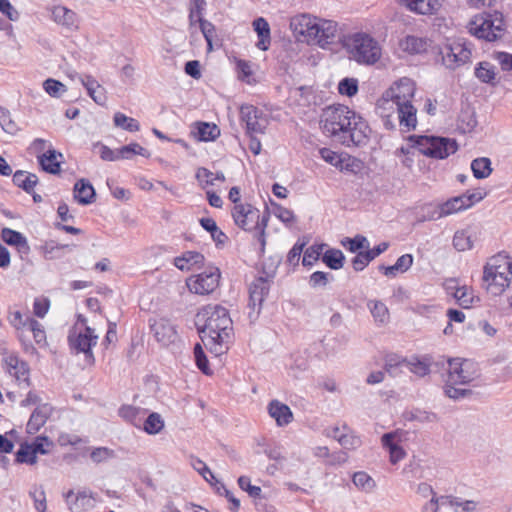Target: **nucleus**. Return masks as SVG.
Here are the masks:
<instances>
[{"instance_id": "31", "label": "nucleus", "mask_w": 512, "mask_h": 512, "mask_svg": "<svg viewBox=\"0 0 512 512\" xmlns=\"http://www.w3.org/2000/svg\"><path fill=\"white\" fill-rule=\"evenodd\" d=\"M13 182L27 193H31L38 183V177L33 173L18 170L13 174Z\"/></svg>"}, {"instance_id": "40", "label": "nucleus", "mask_w": 512, "mask_h": 512, "mask_svg": "<svg viewBox=\"0 0 512 512\" xmlns=\"http://www.w3.org/2000/svg\"><path fill=\"white\" fill-rule=\"evenodd\" d=\"M322 260L329 268L338 270L343 267L345 256L339 249H328L324 253Z\"/></svg>"}, {"instance_id": "26", "label": "nucleus", "mask_w": 512, "mask_h": 512, "mask_svg": "<svg viewBox=\"0 0 512 512\" xmlns=\"http://www.w3.org/2000/svg\"><path fill=\"white\" fill-rule=\"evenodd\" d=\"M73 192L74 199L82 205L91 204L95 200L96 193L94 187L84 178L75 183Z\"/></svg>"}, {"instance_id": "44", "label": "nucleus", "mask_w": 512, "mask_h": 512, "mask_svg": "<svg viewBox=\"0 0 512 512\" xmlns=\"http://www.w3.org/2000/svg\"><path fill=\"white\" fill-rule=\"evenodd\" d=\"M411 144L407 146H401L395 151V155L401 159L402 164L405 167L410 168L414 163L415 151L418 150V146L415 141H410Z\"/></svg>"}, {"instance_id": "41", "label": "nucleus", "mask_w": 512, "mask_h": 512, "mask_svg": "<svg viewBox=\"0 0 512 512\" xmlns=\"http://www.w3.org/2000/svg\"><path fill=\"white\" fill-rule=\"evenodd\" d=\"M367 305L376 322L384 324L388 321L389 311L383 302L377 300H370Z\"/></svg>"}, {"instance_id": "36", "label": "nucleus", "mask_w": 512, "mask_h": 512, "mask_svg": "<svg viewBox=\"0 0 512 512\" xmlns=\"http://www.w3.org/2000/svg\"><path fill=\"white\" fill-rule=\"evenodd\" d=\"M164 427V419L157 412L150 413L143 422V430L149 435L159 434Z\"/></svg>"}, {"instance_id": "37", "label": "nucleus", "mask_w": 512, "mask_h": 512, "mask_svg": "<svg viewBox=\"0 0 512 512\" xmlns=\"http://www.w3.org/2000/svg\"><path fill=\"white\" fill-rule=\"evenodd\" d=\"M119 416L132 425L139 427L142 421L141 414L144 410L132 405H123L119 408Z\"/></svg>"}, {"instance_id": "20", "label": "nucleus", "mask_w": 512, "mask_h": 512, "mask_svg": "<svg viewBox=\"0 0 512 512\" xmlns=\"http://www.w3.org/2000/svg\"><path fill=\"white\" fill-rule=\"evenodd\" d=\"M401 441L402 434L398 431L386 433L381 437L382 446L389 451V460L393 465L406 456L405 450L400 446Z\"/></svg>"}, {"instance_id": "38", "label": "nucleus", "mask_w": 512, "mask_h": 512, "mask_svg": "<svg viewBox=\"0 0 512 512\" xmlns=\"http://www.w3.org/2000/svg\"><path fill=\"white\" fill-rule=\"evenodd\" d=\"M462 210H466V207L463 198L459 195L447 200L439 206V216L445 217Z\"/></svg>"}, {"instance_id": "12", "label": "nucleus", "mask_w": 512, "mask_h": 512, "mask_svg": "<svg viewBox=\"0 0 512 512\" xmlns=\"http://www.w3.org/2000/svg\"><path fill=\"white\" fill-rule=\"evenodd\" d=\"M220 270L217 267H210L197 275L190 276L186 285L190 292L198 295H208L219 285Z\"/></svg>"}, {"instance_id": "28", "label": "nucleus", "mask_w": 512, "mask_h": 512, "mask_svg": "<svg viewBox=\"0 0 512 512\" xmlns=\"http://www.w3.org/2000/svg\"><path fill=\"white\" fill-rule=\"evenodd\" d=\"M204 262V256L197 251H186L174 259V265L181 271H189Z\"/></svg>"}, {"instance_id": "59", "label": "nucleus", "mask_w": 512, "mask_h": 512, "mask_svg": "<svg viewBox=\"0 0 512 512\" xmlns=\"http://www.w3.org/2000/svg\"><path fill=\"white\" fill-rule=\"evenodd\" d=\"M324 245H312L306 249L302 263L304 266L313 265L320 257Z\"/></svg>"}, {"instance_id": "10", "label": "nucleus", "mask_w": 512, "mask_h": 512, "mask_svg": "<svg viewBox=\"0 0 512 512\" xmlns=\"http://www.w3.org/2000/svg\"><path fill=\"white\" fill-rule=\"evenodd\" d=\"M408 141H415L421 154L435 159H445L458 149L455 140L443 137L412 135L408 137Z\"/></svg>"}, {"instance_id": "48", "label": "nucleus", "mask_w": 512, "mask_h": 512, "mask_svg": "<svg viewBox=\"0 0 512 512\" xmlns=\"http://www.w3.org/2000/svg\"><path fill=\"white\" fill-rule=\"evenodd\" d=\"M120 159H131L134 155L148 158L150 153L138 143H131L118 149Z\"/></svg>"}, {"instance_id": "8", "label": "nucleus", "mask_w": 512, "mask_h": 512, "mask_svg": "<svg viewBox=\"0 0 512 512\" xmlns=\"http://www.w3.org/2000/svg\"><path fill=\"white\" fill-rule=\"evenodd\" d=\"M467 28L471 35L488 42L501 38L506 30L503 15L499 12L475 15Z\"/></svg>"}, {"instance_id": "33", "label": "nucleus", "mask_w": 512, "mask_h": 512, "mask_svg": "<svg viewBox=\"0 0 512 512\" xmlns=\"http://www.w3.org/2000/svg\"><path fill=\"white\" fill-rule=\"evenodd\" d=\"M408 360L397 355H388L385 359L384 369L392 377H396L407 370Z\"/></svg>"}, {"instance_id": "3", "label": "nucleus", "mask_w": 512, "mask_h": 512, "mask_svg": "<svg viewBox=\"0 0 512 512\" xmlns=\"http://www.w3.org/2000/svg\"><path fill=\"white\" fill-rule=\"evenodd\" d=\"M290 28L294 35L303 41L324 47L335 38L337 23L309 14H300L291 19Z\"/></svg>"}, {"instance_id": "46", "label": "nucleus", "mask_w": 512, "mask_h": 512, "mask_svg": "<svg viewBox=\"0 0 512 512\" xmlns=\"http://www.w3.org/2000/svg\"><path fill=\"white\" fill-rule=\"evenodd\" d=\"M205 0H191L189 7V24L194 26L196 23L204 21L203 12L205 10Z\"/></svg>"}, {"instance_id": "61", "label": "nucleus", "mask_w": 512, "mask_h": 512, "mask_svg": "<svg viewBox=\"0 0 512 512\" xmlns=\"http://www.w3.org/2000/svg\"><path fill=\"white\" fill-rule=\"evenodd\" d=\"M319 154L325 162L331 164L336 168H338V166H341V160L342 157L344 156L343 153L339 154L328 148H321L319 150Z\"/></svg>"}, {"instance_id": "42", "label": "nucleus", "mask_w": 512, "mask_h": 512, "mask_svg": "<svg viewBox=\"0 0 512 512\" xmlns=\"http://www.w3.org/2000/svg\"><path fill=\"white\" fill-rule=\"evenodd\" d=\"M113 122L116 127L129 132H137L140 129L139 122L136 119L128 117L121 112H116L114 114Z\"/></svg>"}, {"instance_id": "30", "label": "nucleus", "mask_w": 512, "mask_h": 512, "mask_svg": "<svg viewBox=\"0 0 512 512\" xmlns=\"http://www.w3.org/2000/svg\"><path fill=\"white\" fill-rule=\"evenodd\" d=\"M253 28L259 37V41L256 43V47L260 50L266 51L269 48L271 42L270 27L268 22L263 17H259L253 21Z\"/></svg>"}, {"instance_id": "50", "label": "nucleus", "mask_w": 512, "mask_h": 512, "mask_svg": "<svg viewBox=\"0 0 512 512\" xmlns=\"http://www.w3.org/2000/svg\"><path fill=\"white\" fill-rule=\"evenodd\" d=\"M453 245L458 251H467L473 247V240L466 230H460L454 234Z\"/></svg>"}, {"instance_id": "52", "label": "nucleus", "mask_w": 512, "mask_h": 512, "mask_svg": "<svg viewBox=\"0 0 512 512\" xmlns=\"http://www.w3.org/2000/svg\"><path fill=\"white\" fill-rule=\"evenodd\" d=\"M43 89L48 95L54 98H59L67 91L66 86L62 82L53 78H48L43 82Z\"/></svg>"}, {"instance_id": "9", "label": "nucleus", "mask_w": 512, "mask_h": 512, "mask_svg": "<svg viewBox=\"0 0 512 512\" xmlns=\"http://www.w3.org/2000/svg\"><path fill=\"white\" fill-rule=\"evenodd\" d=\"M442 64L450 70L470 62L472 57V44L464 38L453 39L444 44L439 51Z\"/></svg>"}, {"instance_id": "63", "label": "nucleus", "mask_w": 512, "mask_h": 512, "mask_svg": "<svg viewBox=\"0 0 512 512\" xmlns=\"http://www.w3.org/2000/svg\"><path fill=\"white\" fill-rule=\"evenodd\" d=\"M27 330L31 331L33 334V338L37 344H42L46 342V333L41 323L37 320L32 319L30 324L27 327Z\"/></svg>"}, {"instance_id": "22", "label": "nucleus", "mask_w": 512, "mask_h": 512, "mask_svg": "<svg viewBox=\"0 0 512 512\" xmlns=\"http://www.w3.org/2000/svg\"><path fill=\"white\" fill-rule=\"evenodd\" d=\"M63 155L53 148H49L45 153L37 155V160L43 171L57 175L61 172V161Z\"/></svg>"}, {"instance_id": "32", "label": "nucleus", "mask_w": 512, "mask_h": 512, "mask_svg": "<svg viewBox=\"0 0 512 512\" xmlns=\"http://www.w3.org/2000/svg\"><path fill=\"white\" fill-rule=\"evenodd\" d=\"M193 134L199 141H213L220 135V130L215 124L199 122Z\"/></svg>"}, {"instance_id": "1", "label": "nucleus", "mask_w": 512, "mask_h": 512, "mask_svg": "<svg viewBox=\"0 0 512 512\" xmlns=\"http://www.w3.org/2000/svg\"><path fill=\"white\" fill-rule=\"evenodd\" d=\"M323 132L345 146H360L368 139L369 128L362 117L347 106H329L321 114Z\"/></svg>"}, {"instance_id": "19", "label": "nucleus", "mask_w": 512, "mask_h": 512, "mask_svg": "<svg viewBox=\"0 0 512 512\" xmlns=\"http://www.w3.org/2000/svg\"><path fill=\"white\" fill-rule=\"evenodd\" d=\"M50 11L51 18L56 24L70 31L78 30L79 17L76 12L62 5L53 6Z\"/></svg>"}, {"instance_id": "15", "label": "nucleus", "mask_w": 512, "mask_h": 512, "mask_svg": "<svg viewBox=\"0 0 512 512\" xmlns=\"http://www.w3.org/2000/svg\"><path fill=\"white\" fill-rule=\"evenodd\" d=\"M7 372L13 376L19 385H30V369L24 360H21L16 354L8 353L3 358Z\"/></svg>"}, {"instance_id": "16", "label": "nucleus", "mask_w": 512, "mask_h": 512, "mask_svg": "<svg viewBox=\"0 0 512 512\" xmlns=\"http://www.w3.org/2000/svg\"><path fill=\"white\" fill-rule=\"evenodd\" d=\"M150 328L157 342L163 346L173 344L178 339L175 326L165 318L151 320Z\"/></svg>"}, {"instance_id": "49", "label": "nucleus", "mask_w": 512, "mask_h": 512, "mask_svg": "<svg viewBox=\"0 0 512 512\" xmlns=\"http://www.w3.org/2000/svg\"><path fill=\"white\" fill-rule=\"evenodd\" d=\"M455 291L453 292V296L456 299L457 303L463 308H469L472 306L474 302V296L472 291L466 287H452Z\"/></svg>"}, {"instance_id": "43", "label": "nucleus", "mask_w": 512, "mask_h": 512, "mask_svg": "<svg viewBox=\"0 0 512 512\" xmlns=\"http://www.w3.org/2000/svg\"><path fill=\"white\" fill-rule=\"evenodd\" d=\"M475 76L483 83L493 84L496 77L495 67L489 62H480L475 69Z\"/></svg>"}, {"instance_id": "11", "label": "nucleus", "mask_w": 512, "mask_h": 512, "mask_svg": "<svg viewBox=\"0 0 512 512\" xmlns=\"http://www.w3.org/2000/svg\"><path fill=\"white\" fill-rule=\"evenodd\" d=\"M98 335L95 334V330L89 326L74 330L68 336V342L70 349L75 354L82 353L84 355L85 363L88 366H92L95 362V358L92 352V347L97 344Z\"/></svg>"}, {"instance_id": "14", "label": "nucleus", "mask_w": 512, "mask_h": 512, "mask_svg": "<svg viewBox=\"0 0 512 512\" xmlns=\"http://www.w3.org/2000/svg\"><path fill=\"white\" fill-rule=\"evenodd\" d=\"M240 117L246 125L248 134H262L268 125V120L263 111L253 105H242Z\"/></svg>"}, {"instance_id": "34", "label": "nucleus", "mask_w": 512, "mask_h": 512, "mask_svg": "<svg viewBox=\"0 0 512 512\" xmlns=\"http://www.w3.org/2000/svg\"><path fill=\"white\" fill-rule=\"evenodd\" d=\"M200 225L208 232H210L213 241L217 246L224 245L227 241L225 233L217 226L212 218H201Z\"/></svg>"}, {"instance_id": "45", "label": "nucleus", "mask_w": 512, "mask_h": 512, "mask_svg": "<svg viewBox=\"0 0 512 512\" xmlns=\"http://www.w3.org/2000/svg\"><path fill=\"white\" fill-rule=\"evenodd\" d=\"M196 178L203 188H205L208 185H214L215 180H219L222 182L225 180V176L222 172H217L216 174H214L213 172L206 168H199L196 172Z\"/></svg>"}, {"instance_id": "24", "label": "nucleus", "mask_w": 512, "mask_h": 512, "mask_svg": "<svg viewBox=\"0 0 512 512\" xmlns=\"http://www.w3.org/2000/svg\"><path fill=\"white\" fill-rule=\"evenodd\" d=\"M52 413V407L49 404H41L36 407L27 423V432L35 434L43 427Z\"/></svg>"}, {"instance_id": "6", "label": "nucleus", "mask_w": 512, "mask_h": 512, "mask_svg": "<svg viewBox=\"0 0 512 512\" xmlns=\"http://www.w3.org/2000/svg\"><path fill=\"white\" fill-rule=\"evenodd\" d=\"M415 83L407 77H403L395 82L383 95L378 104L380 116L383 120L384 126L392 130L395 128L396 123L391 119L390 109L400 104L412 103L415 95Z\"/></svg>"}, {"instance_id": "55", "label": "nucleus", "mask_w": 512, "mask_h": 512, "mask_svg": "<svg viewBox=\"0 0 512 512\" xmlns=\"http://www.w3.org/2000/svg\"><path fill=\"white\" fill-rule=\"evenodd\" d=\"M32 317L29 315L22 314L19 311H15L10 313L9 321L11 325L17 330H25L27 329L30 321H32Z\"/></svg>"}, {"instance_id": "29", "label": "nucleus", "mask_w": 512, "mask_h": 512, "mask_svg": "<svg viewBox=\"0 0 512 512\" xmlns=\"http://www.w3.org/2000/svg\"><path fill=\"white\" fill-rule=\"evenodd\" d=\"M82 85L86 88L88 95L99 105L106 102L105 89L92 77H80Z\"/></svg>"}, {"instance_id": "39", "label": "nucleus", "mask_w": 512, "mask_h": 512, "mask_svg": "<svg viewBox=\"0 0 512 512\" xmlns=\"http://www.w3.org/2000/svg\"><path fill=\"white\" fill-rule=\"evenodd\" d=\"M471 170L475 178H487L492 172L490 159L486 157L474 159L471 163Z\"/></svg>"}, {"instance_id": "56", "label": "nucleus", "mask_w": 512, "mask_h": 512, "mask_svg": "<svg viewBox=\"0 0 512 512\" xmlns=\"http://www.w3.org/2000/svg\"><path fill=\"white\" fill-rule=\"evenodd\" d=\"M407 370L418 376H425L430 372V367L425 360L412 358L411 360H408Z\"/></svg>"}, {"instance_id": "5", "label": "nucleus", "mask_w": 512, "mask_h": 512, "mask_svg": "<svg viewBox=\"0 0 512 512\" xmlns=\"http://www.w3.org/2000/svg\"><path fill=\"white\" fill-rule=\"evenodd\" d=\"M512 281V258L505 253L492 256L484 266L483 282L492 295L502 294Z\"/></svg>"}, {"instance_id": "17", "label": "nucleus", "mask_w": 512, "mask_h": 512, "mask_svg": "<svg viewBox=\"0 0 512 512\" xmlns=\"http://www.w3.org/2000/svg\"><path fill=\"white\" fill-rule=\"evenodd\" d=\"M392 111L391 119L395 122L398 120L400 127L409 132L416 128L417 126V109L413 106L412 103L408 104H400L394 106V109H390Z\"/></svg>"}, {"instance_id": "54", "label": "nucleus", "mask_w": 512, "mask_h": 512, "mask_svg": "<svg viewBox=\"0 0 512 512\" xmlns=\"http://www.w3.org/2000/svg\"><path fill=\"white\" fill-rule=\"evenodd\" d=\"M338 91L341 95L348 97L354 96L358 92V81L354 78H344L338 85Z\"/></svg>"}, {"instance_id": "64", "label": "nucleus", "mask_w": 512, "mask_h": 512, "mask_svg": "<svg viewBox=\"0 0 512 512\" xmlns=\"http://www.w3.org/2000/svg\"><path fill=\"white\" fill-rule=\"evenodd\" d=\"M342 244L346 246L348 244L349 251L355 253L360 249L368 248V241L366 237L357 235L354 238H346Z\"/></svg>"}, {"instance_id": "58", "label": "nucleus", "mask_w": 512, "mask_h": 512, "mask_svg": "<svg viewBox=\"0 0 512 512\" xmlns=\"http://www.w3.org/2000/svg\"><path fill=\"white\" fill-rule=\"evenodd\" d=\"M458 385L459 384H452L446 382L445 393L449 398L458 400L472 394V391L470 389L457 387Z\"/></svg>"}, {"instance_id": "25", "label": "nucleus", "mask_w": 512, "mask_h": 512, "mask_svg": "<svg viewBox=\"0 0 512 512\" xmlns=\"http://www.w3.org/2000/svg\"><path fill=\"white\" fill-rule=\"evenodd\" d=\"M401 2L409 11L419 15H432L441 6L439 0H401Z\"/></svg>"}, {"instance_id": "23", "label": "nucleus", "mask_w": 512, "mask_h": 512, "mask_svg": "<svg viewBox=\"0 0 512 512\" xmlns=\"http://www.w3.org/2000/svg\"><path fill=\"white\" fill-rule=\"evenodd\" d=\"M268 413L279 427L287 426L293 420V413L289 406L278 400H272L268 404Z\"/></svg>"}, {"instance_id": "57", "label": "nucleus", "mask_w": 512, "mask_h": 512, "mask_svg": "<svg viewBox=\"0 0 512 512\" xmlns=\"http://www.w3.org/2000/svg\"><path fill=\"white\" fill-rule=\"evenodd\" d=\"M194 357L197 367L206 375L211 374V370L208 366L207 357L202 349L201 344L197 343L194 346Z\"/></svg>"}, {"instance_id": "4", "label": "nucleus", "mask_w": 512, "mask_h": 512, "mask_svg": "<svg viewBox=\"0 0 512 512\" xmlns=\"http://www.w3.org/2000/svg\"><path fill=\"white\" fill-rule=\"evenodd\" d=\"M234 223L246 232L254 233L260 244V251L264 252L266 246V228L270 219V212L266 209L262 214L248 203H239L232 209Z\"/></svg>"}, {"instance_id": "13", "label": "nucleus", "mask_w": 512, "mask_h": 512, "mask_svg": "<svg viewBox=\"0 0 512 512\" xmlns=\"http://www.w3.org/2000/svg\"><path fill=\"white\" fill-rule=\"evenodd\" d=\"M478 376L474 364L469 360L448 361L447 383L466 385Z\"/></svg>"}, {"instance_id": "60", "label": "nucleus", "mask_w": 512, "mask_h": 512, "mask_svg": "<svg viewBox=\"0 0 512 512\" xmlns=\"http://www.w3.org/2000/svg\"><path fill=\"white\" fill-rule=\"evenodd\" d=\"M238 485L243 491H246L250 497L259 498L261 496V488L256 485H252L250 478L247 476L239 477Z\"/></svg>"}, {"instance_id": "35", "label": "nucleus", "mask_w": 512, "mask_h": 512, "mask_svg": "<svg viewBox=\"0 0 512 512\" xmlns=\"http://www.w3.org/2000/svg\"><path fill=\"white\" fill-rule=\"evenodd\" d=\"M332 437L345 449L353 450L360 446V439L352 433L341 432L340 428L335 427Z\"/></svg>"}, {"instance_id": "51", "label": "nucleus", "mask_w": 512, "mask_h": 512, "mask_svg": "<svg viewBox=\"0 0 512 512\" xmlns=\"http://www.w3.org/2000/svg\"><path fill=\"white\" fill-rule=\"evenodd\" d=\"M352 481L357 488L366 492H371L375 487V481L363 471L354 473Z\"/></svg>"}, {"instance_id": "21", "label": "nucleus", "mask_w": 512, "mask_h": 512, "mask_svg": "<svg viewBox=\"0 0 512 512\" xmlns=\"http://www.w3.org/2000/svg\"><path fill=\"white\" fill-rule=\"evenodd\" d=\"M270 290V283L268 279L259 277L255 279L249 288V306L253 309H257L259 313L262 303L265 297L268 295Z\"/></svg>"}, {"instance_id": "62", "label": "nucleus", "mask_w": 512, "mask_h": 512, "mask_svg": "<svg viewBox=\"0 0 512 512\" xmlns=\"http://www.w3.org/2000/svg\"><path fill=\"white\" fill-rule=\"evenodd\" d=\"M486 195L487 193L485 191L478 189L472 192L467 191L466 193L462 194L461 197L463 198L466 209H468L484 199Z\"/></svg>"}, {"instance_id": "47", "label": "nucleus", "mask_w": 512, "mask_h": 512, "mask_svg": "<svg viewBox=\"0 0 512 512\" xmlns=\"http://www.w3.org/2000/svg\"><path fill=\"white\" fill-rule=\"evenodd\" d=\"M16 462L33 465L37 462L35 450L29 443H22L16 453Z\"/></svg>"}, {"instance_id": "53", "label": "nucleus", "mask_w": 512, "mask_h": 512, "mask_svg": "<svg viewBox=\"0 0 512 512\" xmlns=\"http://www.w3.org/2000/svg\"><path fill=\"white\" fill-rule=\"evenodd\" d=\"M0 126L4 132L14 135L18 131L16 123L12 120L10 112L0 106Z\"/></svg>"}, {"instance_id": "7", "label": "nucleus", "mask_w": 512, "mask_h": 512, "mask_svg": "<svg viewBox=\"0 0 512 512\" xmlns=\"http://www.w3.org/2000/svg\"><path fill=\"white\" fill-rule=\"evenodd\" d=\"M349 57L359 64L372 65L381 58L379 43L366 33H355L344 40Z\"/></svg>"}, {"instance_id": "2", "label": "nucleus", "mask_w": 512, "mask_h": 512, "mask_svg": "<svg viewBox=\"0 0 512 512\" xmlns=\"http://www.w3.org/2000/svg\"><path fill=\"white\" fill-rule=\"evenodd\" d=\"M195 324L204 346L215 356L227 352L232 331L228 310L219 305H208L196 315Z\"/></svg>"}, {"instance_id": "27", "label": "nucleus", "mask_w": 512, "mask_h": 512, "mask_svg": "<svg viewBox=\"0 0 512 512\" xmlns=\"http://www.w3.org/2000/svg\"><path fill=\"white\" fill-rule=\"evenodd\" d=\"M1 237L5 243L15 246L20 253H29L30 247L27 239L20 232L10 228H3L1 231Z\"/></svg>"}, {"instance_id": "18", "label": "nucleus", "mask_w": 512, "mask_h": 512, "mask_svg": "<svg viewBox=\"0 0 512 512\" xmlns=\"http://www.w3.org/2000/svg\"><path fill=\"white\" fill-rule=\"evenodd\" d=\"M68 508L71 512H83L95 507L96 498L93 492L83 490L76 495L73 490H69L65 495Z\"/></svg>"}]
</instances>
